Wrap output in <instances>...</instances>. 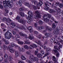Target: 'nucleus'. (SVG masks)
I'll return each instance as SVG.
<instances>
[{
    "label": "nucleus",
    "instance_id": "f257e3e1",
    "mask_svg": "<svg viewBox=\"0 0 63 63\" xmlns=\"http://www.w3.org/2000/svg\"><path fill=\"white\" fill-rule=\"evenodd\" d=\"M12 3V0H5V1H3V3L4 7L6 9L5 10L6 13L4 14V15L6 16L7 13H8L9 10L7 9V8H11L12 7L11 3Z\"/></svg>",
    "mask_w": 63,
    "mask_h": 63
},
{
    "label": "nucleus",
    "instance_id": "f03ea898",
    "mask_svg": "<svg viewBox=\"0 0 63 63\" xmlns=\"http://www.w3.org/2000/svg\"><path fill=\"white\" fill-rule=\"evenodd\" d=\"M27 14L29 15L28 16V17H26V18L27 19V22L28 23H31V22L33 20V13L31 12V11H29Z\"/></svg>",
    "mask_w": 63,
    "mask_h": 63
},
{
    "label": "nucleus",
    "instance_id": "7ed1b4c3",
    "mask_svg": "<svg viewBox=\"0 0 63 63\" xmlns=\"http://www.w3.org/2000/svg\"><path fill=\"white\" fill-rule=\"evenodd\" d=\"M18 28L21 30H22V29L26 30V29H27V30L29 31L30 33H32V32L33 31V30L32 29V27H30L28 28L26 27V26L25 25H23L21 28L20 27H16L15 30H16L17 29H18Z\"/></svg>",
    "mask_w": 63,
    "mask_h": 63
},
{
    "label": "nucleus",
    "instance_id": "20e7f679",
    "mask_svg": "<svg viewBox=\"0 0 63 63\" xmlns=\"http://www.w3.org/2000/svg\"><path fill=\"white\" fill-rule=\"evenodd\" d=\"M43 17L44 21H45V22L47 23L48 24H49L50 23V22L51 21L50 20H49V19L51 17L50 15L47 14V15H44V16H43Z\"/></svg>",
    "mask_w": 63,
    "mask_h": 63
},
{
    "label": "nucleus",
    "instance_id": "39448f33",
    "mask_svg": "<svg viewBox=\"0 0 63 63\" xmlns=\"http://www.w3.org/2000/svg\"><path fill=\"white\" fill-rule=\"evenodd\" d=\"M6 48L7 50H9L10 52H11V53H14V50H13V48L11 46V45L6 46H5L4 45L3 46V48L4 50L6 49Z\"/></svg>",
    "mask_w": 63,
    "mask_h": 63
},
{
    "label": "nucleus",
    "instance_id": "423d86ee",
    "mask_svg": "<svg viewBox=\"0 0 63 63\" xmlns=\"http://www.w3.org/2000/svg\"><path fill=\"white\" fill-rule=\"evenodd\" d=\"M4 36L5 39L10 40L12 37V33L7 31L4 34Z\"/></svg>",
    "mask_w": 63,
    "mask_h": 63
},
{
    "label": "nucleus",
    "instance_id": "0eeeda50",
    "mask_svg": "<svg viewBox=\"0 0 63 63\" xmlns=\"http://www.w3.org/2000/svg\"><path fill=\"white\" fill-rule=\"evenodd\" d=\"M60 30V28L57 27L56 28V30L54 31L53 32V33L54 34V35H56L55 36V38H57L58 35V34L59 33V31Z\"/></svg>",
    "mask_w": 63,
    "mask_h": 63
},
{
    "label": "nucleus",
    "instance_id": "6e6552de",
    "mask_svg": "<svg viewBox=\"0 0 63 63\" xmlns=\"http://www.w3.org/2000/svg\"><path fill=\"white\" fill-rule=\"evenodd\" d=\"M1 20L2 21H4L5 22H6L8 25H9L10 24L9 21H11V20L9 18H8L7 19L5 17L3 18V19H1Z\"/></svg>",
    "mask_w": 63,
    "mask_h": 63
},
{
    "label": "nucleus",
    "instance_id": "1a4fd4ad",
    "mask_svg": "<svg viewBox=\"0 0 63 63\" xmlns=\"http://www.w3.org/2000/svg\"><path fill=\"white\" fill-rule=\"evenodd\" d=\"M19 34L20 35L22 36H25V39H26V40L25 41V42L26 44H29V42H28V40H27V35L26 34H24L23 33V32H21L19 33Z\"/></svg>",
    "mask_w": 63,
    "mask_h": 63
},
{
    "label": "nucleus",
    "instance_id": "9d476101",
    "mask_svg": "<svg viewBox=\"0 0 63 63\" xmlns=\"http://www.w3.org/2000/svg\"><path fill=\"white\" fill-rule=\"evenodd\" d=\"M39 11H36L35 12V15L34 16V18L36 19L37 18V21H38V18H40L41 17V16L39 14Z\"/></svg>",
    "mask_w": 63,
    "mask_h": 63
},
{
    "label": "nucleus",
    "instance_id": "9b49d317",
    "mask_svg": "<svg viewBox=\"0 0 63 63\" xmlns=\"http://www.w3.org/2000/svg\"><path fill=\"white\" fill-rule=\"evenodd\" d=\"M43 4V2L41 1V0H40L39 1V3H38L37 6V7H38V9H40V8L39 7L41 6Z\"/></svg>",
    "mask_w": 63,
    "mask_h": 63
},
{
    "label": "nucleus",
    "instance_id": "f8f14e48",
    "mask_svg": "<svg viewBox=\"0 0 63 63\" xmlns=\"http://www.w3.org/2000/svg\"><path fill=\"white\" fill-rule=\"evenodd\" d=\"M59 5V3L58 2H56V5H55V6L54 7L55 8V10H56L57 11V10H60V9L59 8H57V6H58Z\"/></svg>",
    "mask_w": 63,
    "mask_h": 63
},
{
    "label": "nucleus",
    "instance_id": "ddd939ff",
    "mask_svg": "<svg viewBox=\"0 0 63 63\" xmlns=\"http://www.w3.org/2000/svg\"><path fill=\"white\" fill-rule=\"evenodd\" d=\"M34 34H35V35H36V37H37L39 39H41V38L42 37V35H41L40 34L38 36H37V35H38V32L36 31H34Z\"/></svg>",
    "mask_w": 63,
    "mask_h": 63
},
{
    "label": "nucleus",
    "instance_id": "4468645a",
    "mask_svg": "<svg viewBox=\"0 0 63 63\" xmlns=\"http://www.w3.org/2000/svg\"><path fill=\"white\" fill-rule=\"evenodd\" d=\"M4 58L5 59V60L4 61V63H9V62H8V61H7V58H8V55L7 54L4 55Z\"/></svg>",
    "mask_w": 63,
    "mask_h": 63
},
{
    "label": "nucleus",
    "instance_id": "2eb2a0df",
    "mask_svg": "<svg viewBox=\"0 0 63 63\" xmlns=\"http://www.w3.org/2000/svg\"><path fill=\"white\" fill-rule=\"evenodd\" d=\"M46 29L47 30H48L49 32L51 31H52V29L51 27L47 26H46Z\"/></svg>",
    "mask_w": 63,
    "mask_h": 63
},
{
    "label": "nucleus",
    "instance_id": "dca6fc26",
    "mask_svg": "<svg viewBox=\"0 0 63 63\" xmlns=\"http://www.w3.org/2000/svg\"><path fill=\"white\" fill-rule=\"evenodd\" d=\"M45 6L44 8V9L45 10H46V11H47L48 9H49V8H48V5H47V4L46 3H45Z\"/></svg>",
    "mask_w": 63,
    "mask_h": 63
},
{
    "label": "nucleus",
    "instance_id": "f3484780",
    "mask_svg": "<svg viewBox=\"0 0 63 63\" xmlns=\"http://www.w3.org/2000/svg\"><path fill=\"white\" fill-rule=\"evenodd\" d=\"M19 38V35H18L17 34L15 36V38H14V37H12V39H15V40H16V41H18L19 40L17 39V38Z\"/></svg>",
    "mask_w": 63,
    "mask_h": 63
},
{
    "label": "nucleus",
    "instance_id": "a211bd4d",
    "mask_svg": "<svg viewBox=\"0 0 63 63\" xmlns=\"http://www.w3.org/2000/svg\"><path fill=\"white\" fill-rule=\"evenodd\" d=\"M37 41L38 40H36V39H33V41H34V42L36 43H37V44L38 45H41V41H39L38 43V42H37Z\"/></svg>",
    "mask_w": 63,
    "mask_h": 63
},
{
    "label": "nucleus",
    "instance_id": "6ab92c4d",
    "mask_svg": "<svg viewBox=\"0 0 63 63\" xmlns=\"http://www.w3.org/2000/svg\"><path fill=\"white\" fill-rule=\"evenodd\" d=\"M55 10H54L53 9H50L49 10V12L50 13H54V12H56V11H58V10H56V9H55Z\"/></svg>",
    "mask_w": 63,
    "mask_h": 63
},
{
    "label": "nucleus",
    "instance_id": "aec40b11",
    "mask_svg": "<svg viewBox=\"0 0 63 63\" xmlns=\"http://www.w3.org/2000/svg\"><path fill=\"white\" fill-rule=\"evenodd\" d=\"M27 39H29L30 40H32L34 39V37L33 36L32 34H29V36Z\"/></svg>",
    "mask_w": 63,
    "mask_h": 63
},
{
    "label": "nucleus",
    "instance_id": "412c9836",
    "mask_svg": "<svg viewBox=\"0 0 63 63\" xmlns=\"http://www.w3.org/2000/svg\"><path fill=\"white\" fill-rule=\"evenodd\" d=\"M56 24L55 23H53L52 24V27L53 29H54L56 28Z\"/></svg>",
    "mask_w": 63,
    "mask_h": 63
},
{
    "label": "nucleus",
    "instance_id": "4be33fe9",
    "mask_svg": "<svg viewBox=\"0 0 63 63\" xmlns=\"http://www.w3.org/2000/svg\"><path fill=\"white\" fill-rule=\"evenodd\" d=\"M45 35L46 38H47V37H48L50 35V34L46 33L45 34Z\"/></svg>",
    "mask_w": 63,
    "mask_h": 63
},
{
    "label": "nucleus",
    "instance_id": "5701e85b",
    "mask_svg": "<svg viewBox=\"0 0 63 63\" xmlns=\"http://www.w3.org/2000/svg\"><path fill=\"white\" fill-rule=\"evenodd\" d=\"M2 40L3 41H4L5 44L6 45H8L9 44V41L8 40H5L4 39H3Z\"/></svg>",
    "mask_w": 63,
    "mask_h": 63
},
{
    "label": "nucleus",
    "instance_id": "b1692460",
    "mask_svg": "<svg viewBox=\"0 0 63 63\" xmlns=\"http://www.w3.org/2000/svg\"><path fill=\"white\" fill-rule=\"evenodd\" d=\"M11 45L12 47H14V46H15V47H17V45L15 44L13 42H12L11 44Z\"/></svg>",
    "mask_w": 63,
    "mask_h": 63
},
{
    "label": "nucleus",
    "instance_id": "393cba45",
    "mask_svg": "<svg viewBox=\"0 0 63 63\" xmlns=\"http://www.w3.org/2000/svg\"><path fill=\"white\" fill-rule=\"evenodd\" d=\"M56 44H57L58 45H59V47L58 48L59 49H60V48H62V45H60V42H57L56 43Z\"/></svg>",
    "mask_w": 63,
    "mask_h": 63
},
{
    "label": "nucleus",
    "instance_id": "a878e982",
    "mask_svg": "<svg viewBox=\"0 0 63 63\" xmlns=\"http://www.w3.org/2000/svg\"><path fill=\"white\" fill-rule=\"evenodd\" d=\"M25 6H27L28 8H29L30 7V5L27 2H25Z\"/></svg>",
    "mask_w": 63,
    "mask_h": 63
},
{
    "label": "nucleus",
    "instance_id": "bb28decb",
    "mask_svg": "<svg viewBox=\"0 0 63 63\" xmlns=\"http://www.w3.org/2000/svg\"><path fill=\"white\" fill-rule=\"evenodd\" d=\"M21 58L23 60H25L26 59V57L23 56H22L21 57Z\"/></svg>",
    "mask_w": 63,
    "mask_h": 63
},
{
    "label": "nucleus",
    "instance_id": "cd10ccee",
    "mask_svg": "<svg viewBox=\"0 0 63 63\" xmlns=\"http://www.w3.org/2000/svg\"><path fill=\"white\" fill-rule=\"evenodd\" d=\"M18 22L21 23H24V21L23 20H18Z\"/></svg>",
    "mask_w": 63,
    "mask_h": 63
},
{
    "label": "nucleus",
    "instance_id": "c85d7f7f",
    "mask_svg": "<svg viewBox=\"0 0 63 63\" xmlns=\"http://www.w3.org/2000/svg\"><path fill=\"white\" fill-rule=\"evenodd\" d=\"M24 48L27 49H29V47L27 45H24Z\"/></svg>",
    "mask_w": 63,
    "mask_h": 63
},
{
    "label": "nucleus",
    "instance_id": "c756f323",
    "mask_svg": "<svg viewBox=\"0 0 63 63\" xmlns=\"http://www.w3.org/2000/svg\"><path fill=\"white\" fill-rule=\"evenodd\" d=\"M31 46L33 48H34V47H37V46H36L35 44H33V45H31Z\"/></svg>",
    "mask_w": 63,
    "mask_h": 63
},
{
    "label": "nucleus",
    "instance_id": "7c9ffc66",
    "mask_svg": "<svg viewBox=\"0 0 63 63\" xmlns=\"http://www.w3.org/2000/svg\"><path fill=\"white\" fill-rule=\"evenodd\" d=\"M15 55L16 57H18V53L17 51H16L15 52Z\"/></svg>",
    "mask_w": 63,
    "mask_h": 63
},
{
    "label": "nucleus",
    "instance_id": "2f4dec72",
    "mask_svg": "<svg viewBox=\"0 0 63 63\" xmlns=\"http://www.w3.org/2000/svg\"><path fill=\"white\" fill-rule=\"evenodd\" d=\"M18 3L19 6H21L22 5V4H21V3H22V1L21 0H19Z\"/></svg>",
    "mask_w": 63,
    "mask_h": 63
},
{
    "label": "nucleus",
    "instance_id": "473e14b6",
    "mask_svg": "<svg viewBox=\"0 0 63 63\" xmlns=\"http://www.w3.org/2000/svg\"><path fill=\"white\" fill-rule=\"evenodd\" d=\"M20 15H21V16L24 17V14L23 13L21 12L20 13Z\"/></svg>",
    "mask_w": 63,
    "mask_h": 63
},
{
    "label": "nucleus",
    "instance_id": "72a5a7b5",
    "mask_svg": "<svg viewBox=\"0 0 63 63\" xmlns=\"http://www.w3.org/2000/svg\"><path fill=\"white\" fill-rule=\"evenodd\" d=\"M50 50V48H47V49L46 50V52H49Z\"/></svg>",
    "mask_w": 63,
    "mask_h": 63
},
{
    "label": "nucleus",
    "instance_id": "f704fd0d",
    "mask_svg": "<svg viewBox=\"0 0 63 63\" xmlns=\"http://www.w3.org/2000/svg\"><path fill=\"white\" fill-rule=\"evenodd\" d=\"M26 9L25 8H21L19 9V10L20 11H26L25 10Z\"/></svg>",
    "mask_w": 63,
    "mask_h": 63
},
{
    "label": "nucleus",
    "instance_id": "c9c22d12",
    "mask_svg": "<svg viewBox=\"0 0 63 63\" xmlns=\"http://www.w3.org/2000/svg\"><path fill=\"white\" fill-rule=\"evenodd\" d=\"M18 44H19L20 45H23V42L22 41H18Z\"/></svg>",
    "mask_w": 63,
    "mask_h": 63
},
{
    "label": "nucleus",
    "instance_id": "e433bc0d",
    "mask_svg": "<svg viewBox=\"0 0 63 63\" xmlns=\"http://www.w3.org/2000/svg\"><path fill=\"white\" fill-rule=\"evenodd\" d=\"M26 53L28 55H30L31 54V52L29 51H26Z\"/></svg>",
    "mask_w": 63,
    "mask_h": 63
},
{
    "label": "nucleus",
    "instance_id": "4c0bfd02",
    "mask_svg": "<svg viewBox=\"0 0 63 63\" xmlns=\"http://www.w3.org/2000/svg\"><path fill=\"white\" fill-rule=\"evenodd\" d=\"M49 54V53H48V52L46 53V54H45L44 55V56L43 57V58H45V57H46L47 56V55H48Z\"/></svg>",
    "mask_w": 63,
    "mask_h": 63
},
{
    "label": "nucleus",
    "instance_id": "58836bf2",
    "mask_svg": "<svg viewBox=\"0 0 63 63\" xmlns=\"http://www.w3.org/2000/svg\"><path fill=\"white\" fill-rule=\"evenodd\" d=\"M44 29V28L43 27H42L41 26H40V31H39L40 32H41V30L43 29Z\"/></svg>",
    "mask_w": 63,
    "mask_h": 63
},
{
    "label": "nucleus",
    "instance_id": "ea45409f",
    "mask_svg": "<svg viewBox=\"0 0 63 63\" xmlns=\"http://www.w3.org/2000/svg\"><path fill=\"white\" fill-rule=\"evenodd\" d=\"M38 23L39 24H42L43 23V22H42L41 20H40L38 22Z\"/></svg>",
    "mask_w": 63,
    "mask_h": 63
},
{
    "label": "nucleus",
    "instance_id": "a19ab883",
    "mask_svg": "<svg viewBox=\"0 0 63 63\" xmlns=\"http://www.w3.org/2000/svg\"><path fill=\"white\" fill-rule=\"evenodd\" d=\"M11 25H12L14 27H15L16 26V24L15 23H11Z\"/></svg>",
    "mask_w": 63,
    "mask_h": 63
},
{
    "label": "nucleus",
    "instance_id": "79ce46f5",
    "mask_svg": "<svg viewBox=\"0 0 63 63\" xmlns=\"http://www.w3.org/2000/svg\"><path fill=\"white\" fill-rule=\"evenodd\" d=\"M43 56V55L40 54H38L37 55V57H40L41 56Z\"/></svg>",
    "mask_w": 63,
    "mask_h": 63
},
{
    "label": "nucleus",
    "instance_id": "37998d69",
    "mask_svg": "<svg viewBox=\"0 0 63 63\" xmlns=\"http://www.w3.org/2000/svg\"><path fill=\"white\" fill-rule=\"evenodd\" d=\"M20 16H19V15L16 18V20H20Z\"/></svg>",
    "mask_w": 63,
    "mask_h": 63
},
{
    "label": "nucleus",
    "instance_id": "c03bdc74",
    "mask_svg": "<svg viewBox=\"0 0 63 63\" xmlns=\"http://www.w3.org/2000/svg\"><path fill=\"white\" fill-rule=\"evenodd\" d=\"M21 51H22V52H24V51H25V49H24V48L23 47H21Z\"/></svg>",
    "mask_w": 63,
    "mask_h": 63
},
{
    "label": "nucleus",
    "instance_id": "a18cd8bd",
    "mask_svg": "<svg viewBox=\"0 0 63 63\" xmlns=\"http://www.w3.org/2000/svg\"><path fill=\"white\" fill-rule=\"evenodd\" d=\"M38 49H37V50L35 51L34 52V54L36 55L38 54Z\"/></svg>",
    "mask_w": 63,
    "mask_h": 63
},
{
    "label": "nucleus",
    "instance_id": "49530a36",
    "mask_svg": "<svg viewBox=\"0 0 63 63\" xmlns=\"http://www.w3.org/2000/svg\"><path fill=\"white\" fill-rule=\"evenodd\" d=\"M52 59L53 61H55L56 60V58H55V57L54 56H53Z\"/></svg>",
    "mask_w": 63,
    "mask_h": 63
},
{
    "label": "nucleus",
    "instance_id": "de8ad7c7",
    "mask_svg": "<svg viewBox=\"0 0 63 63\" xmlns=\"http://www.w3.org/2000/svg\"><path fill=\"white\" fill-rule=\"evenodd\" d=\"M32 3H33L35 4H37V2H36V1L35 0H32Z\"/></svg>",
    "mask_w": 63,
    "mask_h": 63
},
{
    "label": "nucleus",
    "instance_id": "09e8293b",
    "mask_svg": "<svg viewBox=\"0 0 63 63\" xmlns=\"http://www.w3.org/2000/svg\"><path fill=\"white\" fill-rule=\"evenodd\" d=\"M63 6V5L62 3H60V4L59 5V7L61 8H62Z\"/></svg>",
    "mask_w": 63,
    "mask_h": 63
},
{
    "label": "nucleus",
    "instance_id": "8fccbe9b",
    "mask_svg": "<svg viewBox=\"0 0 63 63\" xmlns=\"http://www.w3.org/2000/svg\"><path fill=\"white\" fill-rule=\"evenodd\" d=\"M40 52H41V53H42L41 55H43V54H45V53H44V51L41 50L40 51Z\"/></svg>",
    "mask_w": 63,
    "mask_h": 63
},
{
    "label": "nucleus",
    "instance_id": "3c124183",
    "mask_svg": "<svg viewBox=\"0 0 63 63\" xmlns=\"http://www.w3.org/2000/svg\"><path fill=\"white\" fill-rule=\"evenodd\" d=\"M1 26H3V27H5V28H6V26H5V25L4 24H3V23L1 24Z\"/></svg>",
    "mask_w": 63,
    "mask_h": 63
},
{
    "label": "nucleus",
    "instance_id": "603ef678",
    "mask_svg": "<svg viewBox=\"0 0 63 63\" xmlns=\"http://www.w3.org/2000/svg\"><path fill=\"white\" fill-rule=\"evenodd\" d=\"M54 48H55V49H57L58 50H59V49L58 48H57V46H56L54 47Z\"/></svg>",
    "mask_w": 63,
    "mask_h": 63
},
{
    "label": "nucleus",
    "instance_id": "864d4df0",
    "mask_svg": "<svg viewBox=\"0 0 63 63\" xmlns=\"http://www.w3.org/2000/svg\"><path fill=\"white\" fill-rule=\"evenodd\" d=\"M40 27L39 26H37L36 27V29L37 30H38V31H40Z\"/></svg>",
    "mask_w": 63,
    "mask_h": 63
},
{
    "label": "nucleus",
    "instance_id": "5fc2aeb1",
    "mask_svg": "<svg viewBox=\"0 0 63 63\" xmlns=\"http://www.w3.org/2000/svg\"><path fill=\"white\" fill-rule=\"evenodd\" d=\"M59 13H60V14L61 13L62 15L63 13V10H61L60 12Z\"/></svg>",
    "mask_w": 63,
    "mask_h": 63
},
{
    "label": "nucleus",
    "instance_id": "6e6d98bb",
    "mask_svg": "<svg viewBox=\"0 0 63 63\" xmlns=\"http://www.w3.org/2000/svg\"><path fill=\"white\" fill-rule=\"evenodd\" d=\"M33 9H34V10H36V9H37V8L36 7V6L33 5Z\"/></svg>",
    "mask_w": 63,
    "mask_h": 63
},
{
    "label": "nucleus",
    "instance_id": "4d7b16f0",
    "mask_svg": "<svg viewBox=\"0 0 63 63\" xmlns=\"http://www.w3.org/2000/svg\"><path fill=\"white\" fill-rule=\"evenodd\" d=\"M56 56L57 57H59L60 55H59V53H57L56 54Z\"/></svg>",
    "mask_w": 63,
    "mask_h": 63
},
{
    "label": "nucleus",
    "instance_id": "13d9d810",
    "mask_svg": "<svg viewBox=\"0 0 63 63\" xmlns=\"http://www.w3.org/2000/svg\"><path fill=\"white\" fill-rule=\"evenodd\" d=\"M60 39V36H59L58 37V38H57V40H56L57 41H58V42H59V41H58V40H57V39H58V40H59Z\"/></svg>",
    "mask_w": 63,
    "mask_h": 63
},
{
    "label": "nucleus",
    "instance_id": "bf43d9fd",
    "mask_svg": "<svg viewBox=\"0 0 63 63\" xmlns=\"http://www.w3.org/2000/svg\"><path fill=\"white\" fill-rule=\"evenodd\" d=\"M44 43L45 44H46L47 43V40H44Z\"/></svg>",
    "mask_w": 63,
    "mask_h": 63
},
{
    "label": "nucleus",
    "instance_id": "052dcab7",
    "mask_svg": "<svg viewBox=\"0 0 63 63\" xmlns=\"http://www.w3.org/2000/svg\"><path fill=\"white\" fill-rule=\"evenodd\" d=\"M12 33H13V35H15L16 34V32H15L14 31H13Z\"/></svg>",
    "mask_w": 63,
    "mask_h": 63
},
{
    "label": "nucleus",
    "instance_id": "680f3d73",
    "mask_svg": "<svg viewBox=\"0 0 63 63\" xmlns=\"http://www.w3.org/2000/svg\"><path fill=\"white\" fill-rule=\"evenodd\" d=\"M18 47L19 48V50H21V48L19 47V46H17V47Z\"/></svg>",
    "mask_w": 63,
    "mask_h": 63
},
{
    "label": "nucleus",
    "instance_id": "e2e57ef3",
    "mask_svg": "<svg viewBox=\"0 0 63 63\" xmlns=\"http://www.w3.org/2000/svg\"><path fill=\"white\" fill-rule=\"evenodd\" d=\"M37 24L36 23H34V25L35 27H37Z\"/></svg>",
    "mask_w": 63,
    "mask_h": 63
},
{
    "label": "nucleus",
    "instance_id": "0e129e2a",
    "mask_svg": "<svg viewBox=\"0 0 63 63\" xmlns=\"http://www.w3.org/2000/svg\"><path fill=\"white\" fill-rule=\"evenodd\" d=\"M0 9H2L3 8V7L2 5H0Z\"/></svg>",
    "mask_w": 63,
    "mask_h": 63
},
{
    "label": "nucleus",
    "instance_id": "69168bd1",
    "mask_svg": "<svg viewBox=\"0 0 63 63\" xmlns=\"http://www.w3.org/2000/svg\"><path fill=\"white\" fill-rule=\"evenodd\" d=\"M52 40H53L54 42L55 41V38H52Z\"/></svg>",
    "mask_w": 63,
    "mask_h": 63
},
{
    "label": "nucleus",
    "instance_id": "338daca9",
    "mask_svg": "<svg viewBox=\"0 0 63 63\" xmlns=\"http://www.w3.org/2000/svg\"><path fill=\"white\" fill-rule=\"evenodd\" d=\"M13 14V12H10L9 13V15H12Z\"/></svg>",
    "mask_w": 63,
    "mask_h": 63
},
{
    "label": "nucleus",
    "instance_id": "774afa93",
    "mask_svg": "<svg viewBox=\"0 0 63 63\" xmlns=\"http://www.w3.org/2000/svg\"><path fill=\"white\" fill-rule=\"evenodd\" d=\"M2 29H3V31H6V29H4V28H2Z\"/></svg>",
    "mask_w": 63,
    "mask_h": 63
}]
</instances>
